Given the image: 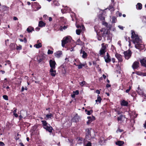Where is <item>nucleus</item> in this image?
Returning <instances> with one entry per match:
<instances>
[{
    "label": "nucleus",
    "mask_w": 146,
    "mask_h": 146,
    "mask_svg": "<svg viewBox=\"0 0 146 146\" xmlns=\"http://www.w3.org/2000/svg\"><path fill=\"white\" fill-rule=\"evenodd\" d=\"M131 38L133 43L135 45L141 42V40L138 35L135 33L134 31H131Z\"/></svg>",
    "instance_id": "obj_1"
},
{
    "label": "nucleus",
    "mask_w": 146,
    "mask_h": 146,
    "mask_svg": "<svg viewBox=\"0 0 146 146\" xmlns=\"http://www.w3.org/2000/svg\"><path fill=\"white\" fill-rule=\"evenodd\" d=\"M41 121L43 124V128L49 132H52L53 129L50 125L48 124L45 121L42 120Z\"/></svg>",
    "instance_id": "obj_2"
},
{
    "label": "nucleus",
    "mask_w": 146,
    "mask_h": 146,
    "mask_svg": "<svg viewBox=\"0 0 146 146\" xmlns=\"http://www.w3.org/2000/svg\"><path fill=\"white\" fill-rule=\"evenodd\" d=\"M106 47L104 43H102V47L100 50L99 54L100 56L103 55L106 52Z\"/></svg>",
    "instance_id": "obj_3"
},
{
    "label": "nucleus",
    "mask_w": 146,
    "mask_h": 146,
    "mask_svg": "<svg viewBox=\"0 0 146 146\" xmlns=\"http://www.w3.org/2000/svg\"><path fill=\"white\" fill-rule=\"evenodd\" d=\"M70 40L71 38L70 36L64 37L62 41V46L64 47L65 44L70 42Z\"/></svg>",
    "instance_id": "obj_4"
},
{
    "label": "nucleus",
    "mask_w": 146,
    "mask_h": 146,
    "mask_svg": "<svg viewBox=\"0 0 146 146\" xmlns=\"http://www.w3.org/2000/svg\"><path fill=\"white\" fill-rule=\"evenodd\" d=\"M124 54L125 58L127 59H129L131 57L132 52L130 50L124 52Z\"/></svg>",
    "instance_id": "obj_5"
},
{
    "label": "nucleus",
    "mask_w": 146,
    "mask_h": 146,
    "mask_svg": "<svg viewBox=\"0 0 146 146\" xmlns=\"http://www.w3.org/2000/svg\"><path fill=\"white\" fill-rule=\"evenodd\" d=\"M91 129H86V131L87 133H86V138L88 140H90L91 137H92L91 134H90V130Z\"/></svg>",
    "instance_id": "obj_6"
},
{
    "label": "nucleus",
    "mask_w": 146,
    "mask_h": 146,
    "mask_svg": "<svg viewBox=\"0 0 146 146\" xmlns=\"http://www.w3.org/2000/svg\"><path fill=\"white\" fill-rule=\"evenodd\" d=\"M135 47L136 48L140 50H143L144 48V45L142 44V42L135 45Z\"/></svg>",
    "instance_id": "obj_7"
},
{
    "label": "nucleus",
    "mask_w": 146,
    "mask_h": 146,
    "mask_svg": "<svg viewBox=\"0 0 146 146\" xmlns=\"http://www.w3.org/2000/svg\"><path fill=\"white\" fill-rule=\"evenodd\" d=\"M139 66V63L138 62L135 61L134 62L132 66V68L134 69H137Z\"/></svg>",
    "instance_id": "obj_8"
},
{
    "label": "nucleus",
    "mask_w": 146,
    "mask_h": 146,
    "mask_svg": "<svg viewBox=\"0 0 146 146\" xmlns=\"http://www.w3.org/2000/svg\"><path fill=\"white\" fill-rule=\"evenodd\" d=\"M49 64L51 68H55L56 63L54 60H50L49 61Z\"/></svg>",
    "instance_id": "obj_9"
},
{
    "label": "nucleus",
    "mask_w": 146,
    "mask_h": 146,
    "mask_svg": "<svg viewBox=\"0 0 146 146\" xmlns=\"http://www.w3.org/2000/svg\"><path fill=\"white\" fill-rule=\"evenodd\" d=\"M137 91L139 95H141L143 96L146 97V94L144 93L143 90L140 89L139 86L137 88Z\"/></svg>",
    "instance_id": "obj_10"
},
{
    "label": "nucleus",
    "mask_w": 146,
    "mask_h": 146,
    "mask_svg": "<svg viewBox=\"0 0 146 146\" xmlns=\"http://www.w3.org/2000/svg\"><path fill=\"white\" fill-rule=\"evenodd\" d=\"M104 58L106 63H108L111 60L110 56L108 53H106V55L104 56Z\"/></svg>",
    "instance_id": "obj_11"
},
{
    "label": "nucleus",
    "mask_w": 146,
    "mask_h": 146,
    "mask_svg": "<svg viewBox=\"0 0 146 146\" xmlns=\"http://www.w3.org/2000/svg\"><path fill=\"white\" fill-rule=\"evenodd\" d=\"M55 68H50V73L51 75L52 76H55L56 73Z\"/></svg>",
    "instance_id": "obj_12"
},
{
    "label": "nucleus",
    "mask_w": 146,
    "mask_h": 146,
    "mask_svg": "<svg viewBox=\"0 0 146 146\" xmlns=\"http://www.w3.org/2000/svg\"><path fill=\"white\" fill-rule=\"evenodd\" d=\"M115 57L118 59L119 62H121L123 61L122 56L120 54L116 53L115 54Z\"/></svg>",
    "instance_id": "obj_13"
},
{
    "label": "nucleus",
    "mask_w": 146,
    "mask_h": 146,
    "mask_svg": "<svg viewBox=\"0 0 146 146\" xmlns=\"http://www.w3.org/2000/svg\"><path fill=\"white\" fill-rule=\"evenodd\" d=\"M80 53L81 54H82V56L83 58H87V54L84 51L81 50L80 51Z\"/></svg>",
    "instance_id": "obj_14"
},
{
    "label": "nucleus",
    "mask_w": 146,
    "mask_h": 146,
    "mask_svg": "<svg viewBox=\"0 0 146 146\" xmlns=\"http://www.w3.org/2000/svg\"><path fill=\"white\" fill-rule=\"evenodd\" d=\"M140 62L142 66L146 67V60L145 58L140 60Z\"/></svg>",
    "instance_id": "obj_15"
},
{
    "label": "nucleus",
    "mask_w": 146,
    "mask_h": 146,
    "mask_svg": "<svg viewBox=\"0 0 146 146\" xmlns=\"http://www.w3.org/2000/svg\"><path fill=\"white\" fill-rule=\"evenodd\" d=\"M55 56L57 58H59L62 54V52L61 51H58L55 54Z\"/></svg>",
    "instance_id": "obj_16"
},
{
    "label": "nucleus",
    "mask_w": 146,
    "mask_h": 146,
    "mask_svg": "<svg viewBox=\"0 0 146 146\" xmlns=\"http://www.w3.org/2000/svg\"><path fill=\"white\" fill-rule=\"evenodd\" d=\"M101 32H104L103 34V36H106L107 35H108V31L106 30H105L104 29H102V30H101Z\"/></svg>",
    "instance_id": "obj_17"
},
{
    "label": "nucleus",
    "mask_w": 146,
    "mask_h": 146,
    "mask_svg": "<svg viewBox=\"0 0 146 146\" xmlns=\"http://www.w3.org/2000/svg\"><path fill=\"white\" fill-rule=\"evenodd\" d=\"M116 145L119 146H121L124 144V142L122 141H118L115 143Z\"/></svg>",
    "instance_id": "obj_18"
},
{
    "label": "nucleus",
    "mask_w": 146,
    "mask_h": 146,
    "mask_svg": "<svg viewBox=\"0 0 146 146\" xmlns=\"http://www.w3.org/2000/svg\"><path fill=\"white\" fill-rule=\"evenodd\" d=\"M45 23L42 21H40L39 22L38 26L40 27H44Z\"/></svg>",
    "instance_id": "obj_19"
},
{
    "label": "nucleus",
    "mask_w": 146,
    "mask_h": 146,
    "mask_svg": "<svg viewBox=\"0 0 146 146\" xmlns=\"http://www.w3.org/2000/svg\"><path fill=\"white\" fill-rule=\"evenodd\" d=\"M136 7L137 9L140 10L142 8V5L140 3H138L136 5Z\"/></svg>",
    "instance_id": "obj_20"
},
{
    "label": "nucleus",
    "mask_w": 146,
    "mask_h": 146,
    "mask_svg": "<svg viewBox=\"0 0 146 146\" xmlns=\"http://www.w3.org/2000/svg\"><path fill=\"white\" fill-rule=\"evenodd\" d=\"M34 30L33 27H29L27 29V31L28 33H30Z\"/></svg>",
    "instance_id": "obj_21"
},
{
    "label": "nucleus",
    "mask_w": 146,
    "mask_h": 146,
    "mask_svg": "<svg viewBox=\"0 0 146 146\" xmlns=\"http://www.w3.org/2000/svg\"><path fill=\"white\" fill-rule=\"evenodd\" d=\"M128 104V102L124 100H122L121 102V105L124 106H127Z\"/></svg>",
    "instance_id": "obj_22"
},
{
    "label": "nucleus",
    "mask_w": 146,
    "mask_h": 146,
    "mask_svg": "<svg viewBox=\"0 0 146 146\" xmlns=\"http://www.w3.org/2000/svg\"><path fill=\"white\" fill-rule=\"evenodd\" d=\"M46 117L47 119H52L53 117V115L50 113L49 114H47L46 115Z\"/></svg>",
    "instance_id": "obj_23"
},
{
    "label": "nucleus",
    "mask_w": 146,
    "mask_h": 146,
    "mask_svg": "<svg viewBox=\"0 0 146 146\" xmlns=\"http://www.w3.org/2000/svg\"><path fill=\"white\" fill-rule=\"evenodd\" d=\"M34 46L37 48H39L42 46V44L40 43L36 44L34 45Z\"/></svg>",
    "instance_id": "obj_24"
},
{
    "label": "nucleus",
    "mask_w": 146,
    "mask_h": 146,
    "mask_svg": "<svg viewBox=\"0 0 146 146\" xmlns=\"http://www.w3.org/2000/svg\"><path fill=\"white\" fill-rule=\"evenodd\" d=\"M102 99L99 95H98L97 96V99L96 100V102H99V103H100L101 102Z\"/></svg>",
    "instance_id": "obj_25"
},
{
    "label": "nucleus",
    "mask_w": 146,
    "mask_h": 146,
    "mask_svg": "<svg viewBox=\"0 0 146 146\" xmlns=\"http://www.w3.org/2000/svg\"><path fill=\"white\" fill-rule=\"evenodd\" d=\"M16 46V45L13 43L11 44L10 45V47L12 49H14L15 48Z\"/></svg>",
    "instance_id": "obj_26"
},
{
    "label": "nucleus",
    "mask_w": 146,
    "mask_h": 146,
    "mask_svg": "<svg viewBox=\"0 0 146 146\" xmlns=\"http://www.w3.org/2000/svg\"><path fill=\"white\" fill-rule=\"evenodd\" d=\"M53 4L56 6H58L59 5V3L58 1H53Z\"/></svg>",
    "instance_id": "obj_27"
},
{
    "label": "nucleus",
    "mask_w": 146,
    "mask_h": 146,
    "mask_svg": "<svg viewBox=\"0 0 146 146\" xmlns=\"http://www.w3.org/2000/svg\"><path fill=\"white\" fill-rule=\"evenodd\" d=\"M76 66H78V68L79 69H81L82 68L83 66H85V65L84 64H82L81 63H80V64L79 65H76Z\"/></svg>",
    "instance_id": "obj_28"
},
{
    "label": "nucleus",
    "mask_w": 146,
    "mask_h": 146,
    "mask_svg": "<svg viewBox=\"0 0 146 146\" xmlns=\"http://www.w3.org/2000/svg\"><path fill=\"white\" fill-rule=\"evenodd\" d=\"M67 28V27L66 26H64L63 27L61 26L60 27V31H63V29L65 30Z\"/></svg>",
    "instance_id": "obj_29"
},
{
    "label": "nucleus",
    "mask_w": 146,
    "mask_h": 146,
    "mask_svg": "<svg viewBox=\"0 0 146 146\" xmlns=\"http://www.w3.org/2000/svg\"><path fill=\"white\" fill-rule=\"evenodd\" d=\"M112 23H115L116 22V20H117L116 18H115L114 17H112Z\"/></svg>",
    "instance_id": "obj_30"
},
{
    "label": "nucleus",
    "mask_w": 146,
    "mask_h": 146,
    "mask_svg": "<svg viewBox=\"0 0 146 146\" xmlns=\"http://www.w3.org/2000/svg\"><path fill=\"white\" fill-rule=\"evenodd\" d=\"M81 42L80 40V39H79L76 42V44L77 45H80L81 44Z\"/></svg>",
    "instance_id": "obj_31"
},
{
    "label": "nucleus",
    "mask_w": 146,
    "mask_h": 146,
    "mask_svg": "<svg viewBox=\"0 0 146 146\" xmlns=\"http://www.w3.org/2000/svg\"><path fill=\"white\" fill-rule=\"evenodd\" d=\"M78 142L79 143H82L83 142V140L82 138H79L78 140Z\"/></svg>",
    "instance_id": "obj_32"
},
{
    "label": "nucleus",
    "mask_w": 146,
    "mask_h": 146,
    "mask_svg": "<svg viewBox=\"0 0 146 146\" xmlns=\"http://www.w3.org/2000/svg\"><path fill=\"white\" fill-rule=\"evenodd\" d=\"M86 82L84 81H83L82 82L80 83V84L81 86H83L85 84Z\"/></svg>",
    "instance_id": "obj_33"
},
{
    "label": "nucleus",
    "mask_w": 146,
    "mask_h": 146,
    "mask_svg": "<svg viewBox=\"0 0 146 146\" xmlns=\"http://www.w3.org/2000/svg\"><path fill=\"white\" fill-rule=\"evenodd\" d=\"M76 32L77 34L80 35L81 33V31L79 29H77L76 31Z\"/></svg>",
    "instance_id": "obj_34"
},
{
    "label": "nucleus",
    "mask_w": 146,
    "mask_h": 146,
    "mask_svg": "<svg viewBox=\"0 0 146 146\" xmlns=\"http://www.w3.org/2000/svg\"><path fill=\"white\" fill-rule=\"evenodd\" d=\"M17 47V50H21L22 48V46L21 45H19V46H17L16 45Z\"/></svg>",
    "instance_id": "obj_35"
},
{
    "label": "nucleus",
    "mask_w": 146,
    "mask_h": 146,
    "mask_svg": "<svg viewBox=\"0 0 146 146\" xmlns=\"http://www.w3.org/2000/svg\"><path fill=\"white\" fill-rule=\"evenodd\" d=\"M92 119H90L88 120V121L87 122V124L88 125H89L92 122Z\"/></svg>",
    "instance_id": "obj_36"
},
{
    "label": "nucleus",
    "mask_w": 146,
    "mask_h": 146,
    "mask_svg": "<svg viewBox=\"0 0 146 146\" xmlns=\"http://www.w3.org/2000/svg\"><path fill=\"white\" fill-rule=\"evenodd\" d=\"M3 98L6 100H8V97L7 96L4 95L3 96Z\"/></svg>",
    "instance_id": "obj_37"
},
{
    "label": "nucleus",
    "mask_w": 146,
    "mask_h": 146,
    "mask_svg": "<svg viewBox=\"0 0 146 146\" xmlns=\"http://www.w3.org/2000/svg\"><path fill=\"white\" fill-rule=\"evenodd\" d=\"M53 53V51L51 50H48L47 53L48 54H52Z\"/></svg>",
    "instance_id": "obj_38"
},
{
    "label": "nucleus",
    "mask_w": 146,
    "mask_h": 146,
    "mask_svg": "<svg viewBox=\"0 0 146 146\" xmlns=\"http://www.w3.org/2000/svg\"><path fill=\"white\" fill-rule=\"evenodd\" d=\"M92 112V110H91L90 111H87V114L88 115H90Z\"/></svg>",
    "instance_id": "obj_39"
},
{
    "label": "nucleus",
    "mask_w": 146,
    "mask_h": 146,
    "mask_svg": "<svg viewBox=\"0 0 146 146\" xmlns=\"http://www.w3.org/2000/svg\"><path fill=\"white\" fill-rule=\"evenodd\" d=\"M21 113H23L22 114L24 115L25 117V115H26V111H21Z\"/></svg>",
    "instance_id": "obj_40"
},
{
    "label": "nucleus",
    "mask_w": 146,
    "mask_h": 146,
    "mask_svg": "<svg viewBox=\"0 0 146 146\" xmlns=\"http://www.w3.org/2000/svg\"><path fill=\"white\" fill-rule=\"evenodd\" d=\"M22 113H21V115H20L19 117L21 118H22L23 117H25V115L22 114Z\"/></svg>",
    "instance_id": "obj_41"
},
{
    "label": "nucleus",
    "mask_w": 146,
    "mask_h": 146,
    "mask_svg": "<svg viewBox=\"0 0 146 146\" xmlns=\"http://www.w3.org/2000/svg\"><path fill=\"white\" fill-rule=\"evenodd\" d=\"M123 117V116L121 115L120 116L118 117L117 118V120L118 121H119L121 120L122 117Z\"/></svg>",
    "instance_id": "obj_42"
},
{
    "label": "nucleus",
    "mask_w": 146,
    "mask_h": 146,
    "mask_svg": "<svg viewBox=\"0 0 146 146\" xmlns=\"http://www.w3.org/2000/svg\"><path fill=\"white\" fill-rule=\"evenodd\" d=\"M74 93L75 95H78L79 94V91L78 90H76L75 92H74Z\"/></svg>",
    "instance_id": "obj_43"
},
{
    "label": "nucleus",
    "mask_w": 146,
    "mask_h": 146,
    "mask_svg": "<svg viewBox=\"0 0 146 146\" xmlns=\"http://www.w3.org/2000/svg\"><path fill=\"white\" fill-rule=\"evenodd\" d=\"M131 88V87L130 86L129 89H127L126 90V91H125L127 93H128L129 92Z\"/></svg>",
    "instance_id": "obj_44"
},
{
    "label": "nucleus",
    "mask_w": 146,
    "mask_h": 146,
    "mask_svg": "<svg viewBox=\"0 0 146 146\" xmlns=\"http://www.w3.org/2000/svg\"><path fill=\"white\" fill-rule=\"evenodd\" d=\"M123 131V130L122 129H118L117 131V132H121Z\"/></svg>",
    "instance_id": "obj_45"
},
{
    "label": "nucleus",
    "mask_w": 146,
    "mask_h": 146,
    "mask_svg": "<svg viewBox=\"0 0 146 146\" xmlns=\"http://www.w3.org/2000/svg\"><path fill=\"white\" fill-rule=\"evenodd\" d=\"M4 145H5L3 142L0 141V146H4Z\"/></svg>",
    "instance_id": "obj_46"
},
{
    "label": "nucleus",
    "mask_w": 146,
    "mask_h": 146,
    "mask_svg": "<svg viewBox=\"0 0 146 146\" xmlns=\"http://www.w3.org/2000/svg\"><path fill=\"white\" fill-rule=\"evenodd\" d=\"M85 146H91V143L90 142H88Z\"/></svg>",
    "instance_id": "obj_47"
},
{
    "label": "nucleus",
    "mask_w": 146,
    "mask_h": 146,
    "mask_svg": "<svg viewBox=\"0 0 146 146\" xmlns=\"http://www.w3.org/2000/svg\"><path fill=\"white\" fill-rule=\"evenodd\" d=\"M118 27L121 29V30H123V26L119 25L118 26Z\"/></svg>",
    "instance_id": "obj_48"
},
{
    "label": "nucleus",
    "mask_w": 146,
    "mask_h": 146,
    "mask_svg": "<svg viewBox=\"0 0 146 146\" xmlns=\"http://www.w3.org/2000/svg\"><path fill=\"white\" fill-rule=\"evenodd\" d=\"M13 110H14V111H13V113H15L16 112L17 109L15 108H13Z\"/></svg>",
    "instance_id": "obj_49"
},
{
    "label": "nucleus",
    "mask_w": 146,
    "mask_h": 146,
    "mask_svg": "<svg viewBox=\"0 0 146 146\" xmlns=\"http://www.w3.org/2000/svg\"><path fill=\"white\" fill-rule=\"evenodd\" d=\"M109 10L111 9V10L114 11V9L112 7H110L109 8Z\"/></svg>",
    "instance_id": "obj_50"
},
{
    "label": "nucleus",
    "mask_w": 146,
    "mask_h": 146,
    "mask_svg": "<svg viewBox=\"0 0 146 146\" xmlns=\"http://www.w3.org/2000/svg\"><path fill=\"white\" fill-rule=\"evenodd\" d=\"M96 93L98 94H99L100 93V92L99 90H97L96 92Z\"/></svg>",
    "instance_id": "obj_51"
},
{
    "label": "nucleus",
    "mask_w": 146,
    "mask_h": 146,
    "mask_svg": "<svg viewBox=\"0 0 146 146\" xmlns=\"http://www.w3.org/2000/svg\"><path fill=\"white\" fill-rule=\"evenodd\" d=\"M117 43H118V45H119V46H121V41H119Z\"/></svg>",
    "instance_id": "obj_52"
},
{
    "label": "nucleus",
    "mask_w": 146,
    "mask_h": 146,
    "mask_svg": "<svg viewBox=\"0 0 146 146\" xmlns=\"http://www.w3.org/2000/svg\"><path fill=\"white\" fill-rule=\"evenodd\" d=\"M39 57H37V59L38 60V61L39 62H40L42 61V59H40L39 60H38Z\"/></svg>",
    "instance_id": "obj_53"
},
{
    "label": "nucleus",
    "mask_w": 146,
    "mask_h": 146,
    "mask_svg": "<svg viewBox=\"0 0 146 146\" xmlns=\"http://www.w3.org/2000/svg\"><path fill=\"white\" fill-rule=\"evenodd\" d=\"M9 40L8 39H7V40H5V44L6 45H7V42H8Z\"/></svg>",
    "instance_id": "obj_54"
},
{
    "label": "nucleus",
    "mask_w": 146,
    "mask_h": 146,
    "mask_svg": "<svg viewBox=\"0 0 146 146\" xmlns=\"http://www.w3.org/2000/svg\"><path fill=\"white\" fill-rule=\"evenodd\" d=\"M13 19L14 20H18V19L16 17H13Z\"/></svg>",
    "instance_id": "obj_55"
},
{
    "label": "nucleus",
    "mask_w": 146,
    "mask_h": 146,
    "mask_svg": "<svg viewBox=\"0 0 146 146\" xmlns=\"http://www.w3.org/2000/svg\"><path fill=\"white\" fill-rule=\"evenodd\" d=\"M19 145H20V146H24V145L22 143H19Z\"/></svg>",
    "instance_id": "obj_56"
},
{
    "label": "nucleus",
    "mask_w": 146,
    "mask_h": 146,
    "mask_svg": "<svg viewBox=\"0 0 146 146\" xmlns=\"http://www.w3.org/2000/svg\"><path fill=\"white\" fill-rule=\"evenodd\" d=\"M35 29L37 31H38L40 29V28L37 27Z\"/></svg>",
    "instance_id": "obj_57"
},
{
    "label": "nucleus",
    "mask_w": 146,
    "mask_h": 146,
    "mask_svg": "<svg viewBox=\"0 0 146 146\" xmlns=\"http://www.w3.org/2000/svg\"><path fill=\"white\" fill-rule=\"evenodd\" d=\"M6 62L8 64H9L10 63V62L9 60H7L6 61Z\"/></svg>",
    "instance_id": "obj_58"
},
{
    "label": "nucleus",
    "mask_w": 146,
    "mask_h": 146,
    "mask_svg": "<svg viewBox=\"0 0 146 146\" xmlns=\"http://www.w3.org/2000/svg\"><path fill=\"white\" fill-rule=\"evenodd\" d=\"M13 114L14 115H15V116L16 117H18V115L16 113H13Z\"/></svg>",
    "instance_id": "obj_59"
},
{
    "label": "nucleus",
    "mask_w": 146,
    "mask_h": 146,
    "mask_svg": "<svg viewBox=\"0 0 146 146\" xmlns=\"http://www.w3.org/2000/svg\"><path fill=\"white\" fill-rule=\"evenodd\" d=\"M23 41H24L25 43H26L27 42V39L26 38H25L24 39Z\"/></svg>",
    "instance_id": "obj_60"
},
{
    "label": "nucleus",
    "mask_w": 146,
    "mask_h": 146,
    "mask_svg": "<svg viewBox=\"0 0 146 146\" xmlns=\"http://www.w3.org/2000/svg\"><path fill=\"white\" fill-rule=\"evenodd\" d=\"M110 86H111V85L110 84H107V85L106 86V87L107 88H109V87H110Z\"/></svg>",
    "instance_id": "obj_61"
},
{
    "label": "nucleus",
    "mask_w": 146,
    "mask_h": 146,
    "mask_svg": "<svg viewBox=\"0 0 146 146\" xmlns=\"http://www.w3.org/2000/svg\"><path fill=\"white\" fill-rule=\"evenodd\" d=\"M115 58H112V61L113 63L115 62Z\"/></svg>",
    "instance_id": "obj_62"
},
{
    "label": "nucleus",
    "mask_w": 146,
    "mask_h": 146,
    "mask_svg": "<svg viewBox=\"0 0 146 146\" xmlns=\"http://www.w3.org/2000/svg\"><path fill=\"white\" fill-rule=\"evenodd\" d=\"M75 94H73L71 96H72V98H74L75 97Z\"/></svg>",
    "instance_id": "obj_63"
},
{
    "label": "nucleus",
    "mask_w": 146,
    "mask_h": 146,
    "mask_svg": "<svg viewBox=\"0 0 146 146\" xmlns=\"http://www.w3.org/2000/svg\"><path fill=\"white\" fill-rule=\"evenodd\" d=\"M24 89H24V87L23 86L22 88L21 91L22 92L24 90Z\"/></svg>",
    "instance_id": "obj_64"
}]
</instances>
